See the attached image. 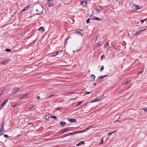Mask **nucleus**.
<instances>
[{
	"instance_id": "nucleus-1",
	"label": "nucleus",
	"mask_w": 147,
	"mask_h": 147,
	"mask_svg": "<svg viewBox=\"0 0 147 147\" xmlns=\"http://www.w3.org/2000/svg\"><path fill=\"white\" fill-rule=\"evenodd\" d=\"M35 10L37 12L36 14L40 15L42 12L43 8L41 5H38L36 7Z\"/></svg>"
},
{
	"instance_id": "nucleus-2",
	"label": "nucleus",
	"mask_w": 147,
	"mask_h": 147,
	"mask_svg": "<svg viewBox=\"0 0 147 147\" xmlns=\"http://www.w3.org/2000/svg\"><path fill=\"white\" fill-rule=\"evenodd\" d=\"M82 30H83L82 29H78L75 30L74 33L78 36H83V34L80 32H82Z\"/></svg>"
},
{
	"instance_id": "nucleus-3",
	"label": "nucleus",
	"mask_w": 147,
	"mask_h": 147,
	"mask_svg": "<svg viewBox=\"0 0 147 147\" xmlns=\"http://www.w3.org/2000/svg\"><path fill=\"white\" fill-rule=\"evenodd\" d=\"M142 7L141 6L133 5L131 6V8L135 11H137L139 9Z\"/></svg>"
},
{
	"instance_id": "nucleus-4",
	"label": "nucleus",
	"mask_w": 147,
	"mask_h": 147,
	"mask_svg": "<svg viewBox=\"0 0 147 147\" xmlns=\"http://www.w3.org/2000/svg\"><path fill=\"white\" fill-rule=\"evenodd\" d=\"M70 130V128L69 127L66 128L60 131L59 132L60 133H62L65 132H67Z\"/></svg>"
},
{
	"instance_id": "nucleus-5",
	"label": "nucleus",
	"mask_w": 147,
	"mask_h": 147,
	"mask_svg": "<svg viewBox=\"0 0 147 147\" xmlns=\"http://www.w3.org/2000/svg\"><path fill=\"white\" fill-rule=\"evenodd\" d=\"M146 29H144L143 30H140L138 31L135 34V36H138V35L141 34L143 31L145 30Z\"/></svg>"
},
{
	"instance_id": "nucleus-6",
	"label": "nucleus",
	"mask_w": 147,
	"mask_h": 147,
	"mask_svg": "<svg viewBox=\"0 0 147 147\" xmlns=\"http://www.w3.org/2000/svg\"><path fill=\"white\" fill-rule=\"evenodd\" d=\"M67 120L69 122H71L75 123L76 122V119H75L68 118L67 119Z\"/></svg>"
},
{
	"instance_id": "nucleus-7",
	"label": "nucleus",
	"mask_w": 147,
	"mask_h": 147,
	"mask_svg": "<svg viewBox=\"0 0 147 147\" xmlns=\"http://www.w3.org/2000/svg\"><path fill=\"white\" fill-rule=\"evenodd\" d=\"M51 115L50 114H47L44 116V118L46 119H49L51 118Z\"/></svg>"
},
{
	"instance_id": "nucleus-8",
	"label": "nucleus",
	"mask_w": 147,
	"mask_h": 147,
	"mask_svg": "<svg viewBox=\"0 0 147 147\" xmlns=\"http://www.w3.org/2000/svg\"><path fill=\"white\" fill-rule=\"evenodd\" d=\"M47 4L48 6L50 7L54 5V3L53 2H48Z\"/></svg>"
},
{
	"instance_id": "nucleus-9",
	"label": "nucleus",
	"mask_w": 147,
	"mask_h": 147,
	"mask_svg": "<svg viewBox=\"0 0 147 147\" xmlns=\"http://www.w3.org/2000/svg\"><path fill=\"white\" fill-rule=\"evenodd\" d=\"M20 89L18 88H16L13 89V93H16V92H18L19 91Z\"/></svg>"
},
{
	"instance_id": "nucleus-10",
	"label": "nucleus",
	"mask_w": 147,
	"mask_h": 147,
	"mask_svg": "<svg viewBox=\"0 0 147 147\" xmlns=\"http://www.w3.org/2000/svg\"><path fill=\"white\" fill-rule=\"evenodd\" d=\"M66 125V123L65 122H61L60 123V125L61 126L64 127Z\"/></svg>"
},
{
	"instance_id": "nucleus-11",
	"label": "nucleus",
	"mask_w": 147,
	"mask_h": 147,
	"mask_svg": "<svg viewBox=\"0 0 147 147\" xmlns=\"http://www.w3.org/2000/svg\"><path fill=\"white\" fill-rule=\"evenodd\" d=\"M102 96L100 97H97L95 99V101H101L102 99H101V98H102Z\"/></svg>"
},
{
	"instance_id": "nucleus-12",
	"label": "nucleus",
	"mask_w": 147,
	"mask_h": 147,
	"mask_svg": "<svg viewBox=\"0 0 147 147\" xmlns=\"http://www.w3.org/2000/svg\"><path fill=\"white\" fill-rule=\"evenodd\" d=\"M87 4V2L86 1H83L81 3V5L83 6H85Z\"/></svg>"
},
{
	"instance_id": "nucleus-13",
	"label": "nucleus",
	"mask_w": 147,
	"mask_h": 147,
	"mask_svg": "<svg viewBox=\"0 0 147 147\" xmlns=\"http://www.w3.org/2000/svg\"><path fill=\"white\" fill-rule=\"evenodd\" d=\"M29 8V6H27L26 7L24 8V9L22 10V12L25 11L27 10Z\"/></svg>"
},
{
	"instance_id": "nucleus-14",
	"label": "nucleus",
	"mask_w": 147,
	"mask_h": 147,
	"mask_svg": "<svg viewBox=\"0 0 147 147\" xmlns=\"http://www.w3.org/2000/svg\"><path fill=\"white\" fill-rule=\"evenodd\" d=\"M107 76H108V75H107L104 76H101L99 77L98 78L97 80H98V79H103V78H104V77H106Z\"/></svg>"
},
{
	"instance_id": "nucleus-15",
	"label": "nucleus",
	"mask_w": 147,
	"mask_h": 147,
	"mask_svg": "<svg viewBox=\"0 0 147 147\" xmlns=\"http://www.w3.org/2000/svg\"><path fill=\"white\" fill-rule=\"evenodd\" d=\"M84 141H82L80 142L78 144H77V145H76V146H79L80 145H82V144H84Z\"/></svg>"
},
{
	"instance_id": "nucleus-16",
	"label": "nucleus",
	"mask_w": 147,
	"mask_h": 147,
	"mask_svg": "<svg viewBox=\"0 0 147 147\" xmlns=\"http://www.w3.org/2000/svg\"><path fill=\"white\" fill-rule=\"evenodd\" d=\"M38 30H42V32L45 31V29L44 28H43L42 27H40L38 28Z\"/></svg>"
},
{
	"instance_id": "nucleus-17",
	"label": "nucleus",
	"mask_w": 147,
	"mask_h": 147,
	"mask_svg": "<svg viewBox=\"0 0 147 147\" xmlns=\"http://www.w3.org/2000/svg\"><path fill=\"white\" fill-rule=\"evenodd\" d=\"M70 134H71V133H68V134H65V135L62 136V137L63 138L64 137H66L67 136H69V135H71Z\"/></svg>"
},
{
	"instance_id": "nucleus-18",
	"label": "nucleus",
	"mask_w": 147,
	"mask_h": 147,
	"mask_svg": "<svg viewBox=\"0 0 147 147\" xmlns=\"http://www.w3.org/2000/svg\"><path fill=\"white\" fill-rule=\"evenodd\" d=\"M91 79H92V80H94L95 78V76L94 75H92L91 76Z\"/></svg>"
},
{
	"instance_id": "nucleus-19",
	"label": "nucleus",
	"mask_w": 147,
	"mask_h": 147,
	"mask_svg": "<svg viewBox=\"0 0 147 147\" xmlns=\"http://www.w3.org/2000/svg\"><path fill=\"white\" fill-rule=\"evenodd\" d=\"M8 100V99L5 102H4L3 103H2V104H1V106L2 107L5 105L6 102H7Z\"/></svg>"
},
{
	"instance_id": "nucleus-20",
	"label": "nucleus",
	"mask_w": 147,
	"mask_h": 147,
	"mask_svg": "<svg viewBox=\"0 0 147 147\" xmlns=\"http://www.w3.org/2000/svg\"><path fill=\"white\" fill-rule=\"evenodd\" d=\"M26 97L25 96V94H24L23 95H21L20 96V99H22V98H24Z\"/></svg>"
},
{
	"instance_id": "nucleus-21",
	"label": "nucleus",
	"mask_w": 147,
	"mask_h": 147,
	"mask_svg": "<svg viewBox=\"0 0 147 147\" xmlns=\"http://www.w3.org/2000/svg\"><path fill=\"white\" fill-rule=\"evenodd\" d=\"M94 18L95 20H96L101 21V20H100L96 16H94Z\"/></svg>"
},
{
	"instance_id": "nucleus-22",
	"label": "nucleus",
	"mask_w": 147,
	"mask_h": 147,
	"mask_svg": "<svg viewBox=\"0 0 147 147\" xmlns=\"http://www.w3.org/2000/svg\"><path fill=\"white\" fill-rule=\"evenodd\" d=\"M109 43L108 42H107L105 45L104 47H107L109 46Z\"/></svg>"
},
{
	"instance_id": "nucleus-23",
	"label": "nucleus",
	"mask_w": 147,
	"mask_h": 147,
	"mask_svg": "<svg viewBox=\"0 0 147 147\" xmlns=\"http://www.w3.org/2000/svg\"><path fill=\"white\" fill-rule=\"evenodd\" d=\"M116 131H113V132H109L108 133V135L109 136H111L112 135V133H115L116 132Z\"/></svg>"
},
{
	"instance_id": "nucleus-24",
	"label": "nucleus",
	"mask_w": 147,
	"mask_h": 147,
	"mask_svg": "<svg viewBox=\"0 0 147 147\" xmlns=\"http://www.w3.org/2000/svg\"><path fill=\"white\" fill-rule=\"evenodd\" d=\"M129 80L126 81L124 83H123V85H124V84H126L127 83L129 82Z\"/></svg>"
},
{
	"instance_id": "nucleus-25",
	"label": "nucleus",
	"mask_w": 147,
	"mask_h": 147,
	"mask_svg": "<svg viewBox=\"0 0 147 147\" xmlns=\"http://www.w3.org/2000/svg\"><path fill=\"white\" fill-rule=\"evenodd\" d=\"M59 52L57 51L55 53L54 55H52V56H56L58 54V53H59Z\"/></svg>"
},
{
	"instance_id": "nucleus-26",
	"label": "nucleus",
	"mask_w": 147,
	"mask_h": 147,
	"mask_svg": "<svg viewBox=\"0 0 147 147\" xmlns=\"http://www.w3.org/2000/svg\"><path fill=\"white\" fill-rule=\"evenodd\" d=\"M83 102V101H81L79 102L77 104L78 106L80 105Z\"/></svg>"
},
{
	"instance_id": "nucleus-27",
	"label": "nucleus",
	"mask_w": 147,
	"mask_h": 147,
	"mask_svg": "<svg viewBox=\"0 0 147 147\" xmlns=\"http://www.w3.org/2000/svg\"><path fill=\"white\" fill-rule=\"evenodd\" d=\"M2 127L3 128H2V129H1V131H2V132H3V131H4V130H5V129L3 127V125H2Z\"/></svg>"
},
{
	"instance_id": "nucleus-28",
	"label": "nucleus",
	"mask_w": 147,
	"mask_h": 147,
	"mask_svg": "<svg viewBox=\"0 0 147 147\" xmlns=\"http://www.w3.org/2000/svg\"><path fill=\"white\" fill-rule=\"evenodd\" d=\"M77 134V133H76V131H75L73 133H71V134H70V135H75V134Z\"/></svg>"
},
{
	"instance_id": "nucleus-29",
	"label": "nucleus",
	"mask_w": 147,
	"mask_h": 147,
	"mask_svg": "<svg viewBox=\"0 0 147 147\" xmlns=\"http://www.w3.org/2000/svg\"><path fill=\"white\" fill-rule=\"evenodd\" d=\"M102 44V42H100L98 44V46L101 45Z\"/></svg>"
},
{
	"instance_id": "nucleus-30",
	"label": "nucleus",
	"mask_w": 147,
	"mask_h": 147,
	"mask_svg": "<svg viewBox=\"0 0 147 147\" xmlns=\"http://www.w3.org/2000/svg\"><path fill=\"white\" fill-rule=\"evenodd\" d=\"M5 51L7 52H9V51H11L10 49H6L5 50Z\"/></svg>"
},
{
	"instance_id": "nucleus-31",
	"label": "nucleus",
	"mask_w": 147,
	"mask_h": 147,
	"mask_svg": "<svg viewBox=\"0 0 147 147\" xmlns=\"http://www.w3.org/2000/svg\"><path fill=\"white\" fill-rule=\"evenodd\" d=\"M90 20V18H88V19L87 20H86V23L87 24H88L89 23Z\"/></svg>"
},
{
	"instance_id": "nucleus-32",
	"label": "nucleus",
	"mask_w": 147,
	"mask_h": 147,
	"mask_svg": "<svg viewBox=\"0 0 147 147\" xmlns=\"http://www.w3.org/2000/svg\"><path fill=\"white\" fill-rule=\"evenodd\" d=\"M34 107V106H31V107H28V109H32V108H33V107Z\"/></svg>"
},
{
	"instance_id": "nucleus-33",
	"label": "nucleus",
	"mask_w": 147,
	"mask_h": 147,
	"mask_svg": "<svg viewBox=\"0 0 147 147\" xmlns=\"http://www.w3.org/2000/svg\"><path fill=\"white\" fill-rule=\"evenodd\" d=\"M146 19H145V20H141V22L142 24L146 20Z\"/></svg>"
},
{
	"instance_id": "nucleus-34",
	"label": "nucleus",
	"mask_w": 147,
	"mask_h": 147,
	"mask_svg": "<svg viewBox=\"0 0 147 147\" xmlns=\"http://www.w3.org/2000/svg\"><path fill=\"white\" fill-rule=\"evenodd\" d=\"M104 69V66L103 65L101 68V69H100V71H102V70L103 69Z\"/></svg>"
},
{
	"instance_id": "nucleus-35",
	"label": "nucleus",
	"mask_w": 147,
	"mask_h": 147,
	"mask_svg": "<svg viewBox=\"0 0 147 147\" xmlns=\"http://www.w3.org/2000/svg\"><path fill=\"white\" fill-rule=\"evenodd\" d=\"M51 118L56 119L57 118L55 116H53L51 115Z\"/></svg>"
},
{
	"instance_id": "nucleus-36",
	"label": "nucleus",
	"mask_w": 147,
	"mask_h": 147,
	"mask_svg": "<svg viewBox=\"0 0 147 147\" xmlns=\"http://www.w3.org/2000/svg\"><path fill=\"white\" fill-rule=\"evenodd\" d=\"M144 111L147 112V108H145L142 109Z\"/></svg>"
},
{
	"instance_id": "nucleus-37",
	"label": "nucleus",
	"mask_w": 147,
	"mask_h": 147,
	"mask_svg": "<svg viewBox=\"0 0 147 147\" xmlns=\"http://www.w3.org/2000/svg\"><path fill=\"white\" fill-rule=\"evenodd\" d=\"M8 62V61H2L1 62V63H6V62Z\"/></svg>"
},
{
	"instance_id": "nucleus-38",
	"label": "nucleus",
	"mask_w": 147,
	"mask_h": 147,
	"mask_svg": "<svg viewBox=\"0 0 147 147\" xmlns=\"http://www.w3.org/2000/svg\"><path fill=\"white\" fill-rule=\"evenodd\" d=\"M101 9V8H100V9H96V10L97 11V12H98V11H100Z\"/></svg>"
},
{
	"instance_id": "nucleus-39",
	"label": "nucleus",
	"mask_w": 147,
	"mask_h": 147,
	"mask_svg": "<svg viewBox=\"0 0 147 147\" xmlns=\"http://www.w3.org/2000/svg\"><path fill=\"white\" fill-rule=\"evenodd\" d=\"M91 93V92H86L85 93V94L84 95H86V94H90Z\"/></svg>"
},
{
	"instance_id": "nucleus-40",
	"label": "nucleus",
	"mask_w": 147,
	"mask_h": 147,
	"mask_svg": "<svg viewBox=\"0 0 147 147\" xmlns=\"http://www.w3.org/2000/svg\"><path fill=\"white\" fill-rule=\"evenodd\" d=\"M21 134H18L17 136H16V138H18L19 137L21 136Z\"/></svg>"
},
{
	"instance_id": "nucleus-41",
	"label": "nucleus",
	"mask_w": 147,
	"mask_h": 147,
	"mask_svg": "<svg viewBox=\"0 0 147 147\" xmlns=\"http://www.w3.org/2000/svg\"><path fill=\"white\" fill-rule=\"evenodd\" d=\"M101 58H102L101 60H102L103 58H105V57H104V55H102L101 56Z\"/></svg>"
},
{
	"instance_id": "nucleus-42",
	"label": "nucleus",
	"mask_w": 147,
	"mask_h": 147,
	"mask_svg": "<svg viewBox=\"0 0 147 147\" xmlns=\"http://www.w3.org/2000/svg\"><path fill=\"white\" fill-rule=\"evenodd\" d=\"M101 144H102L103 143V138H102L101 140Z\"/></svg>"
},
{
	"instance_id": "nucleus-43",
	"label": "nucleus",
	"mask_w": 147,
	"mask_h": 147,
	"mask_svg": "<svg viewBox=\"0 0 147 147\" xmlns=\"http://www.w3.org/2000/svg\"><path fill=\"white\" fill-rule=\"evenodd\" d=\"M90 127H88V128H86V129H85V131H87V130L88 129H90Z\"/></svg>"
},
{
	"instance_id": "nucleus-44",
	"label": "nucleus",
	"mask_w": 147,
	"mask_h": 147,
	"mask_svg": "<svg viewBox=\"0 0 147 147\" xmlns=\"http://www.w3.org/2000/svg\"><path fill=\"white\" fill-rule=\"evenodd\" d=\"M53 0H47L48 2H53Z\"/></svg>"
},
{
	"instance_id": "nucleus-45",
	"label": "nucleus",
	"mask_w": 147,
	"mask_h": 147,
	"mask_svg": "<svg viewBox=\"0 0 147 147\" xmlns=\"http://www.w3.org/2000/svg\"><path fill=\"white\" fill-rule=\"evenodd\" d=\"M95 99L92 100L90 102H96Z\"/></svg>"
},
{
	"instance_id": "nucleus-46",
	"label": "nucleus",
	"mask_w": 147,
	"mask_h": 147,
	"mask_svg": "<svg viewBox=\"0 0 147 147\" xmlns=\"http://www.w3.org/2000/svg\"><path fill=\"white\" fill-rule=\"evenodd\" d=\"M4 136L5 137V138H7L8 136V135H7V134H4Z\"/></svg>"
},
{
	"instance_id": "nucleus-47",
	"label": "nucleus",
	"mask_w": 147,
	"mask_h": 147,
	"mask_svg": "<svg viewBox=\"0 0 147 147\" xmlns=\"http://www.w3.org/2000/svg\"><path fill=\"white\" fill-rule=\"evenodd\" d=\"M55 95V94H52V95H51L48 98H49L50 97H52V96H54Z\"/></svg>"
},
{
	"instance_id": "nucleus-48",
	"label": "nucleus",
	"mask_w": 147,
	"mask_h": 147,
	"mask_svg": "<svg viewBox=\"0 0 147 147\" xmlns=\"http://www.w3.org/2000/svg\"><path fill=\"white\" fill-rule=\"evenodd\" d=\"M29 94V93L28 92V93H27L26 94H25V95L26 96H27Z\"/></svg>"
},
{
	"instance_id": "nucleus-49",
	"label": "nucleus",
	"mask_w": 147,
	"mask_h": 147,
	"mask_svg": "<svg viewBox=\"0 0 147 147\" xmlns=\"http://www.w3.org/2000/svg\"><path fill=\"white\" fill-rule=\"evenodd\" d=\"M76 131L77 134V133H81V131Z\"/></svg>"
},
{
	"instance_id": "nucleus-50",
	"label": "nucleus",
	"mask_w": 147,
	"mask_h": 147,
	"mask_svg": "<svg viewBox=\"0 0 147 147\" xmlns=\"http://www.w3.org/2000/svg\"><path fill=\"white\" fill-rule=\"evenodd\" d=\"M37 98L38 99H39L40 98V96H38L37 97Z\"/></svg>"
},
{
	"instance_id": "nucleus-51",
	"label": "nucleus",
	"mask_w": 147,
	"mask_h": 147,
	"mask_svg": "<svg viewBox=\"0 0 147 147\" xmlns=\"http://www.w3.org/2000/svg\"><path fill=\"white\" fill-rule=\"evenodd\" d=\"M81 131V133L84 132L86 131H85V130H82V131Z\"/></svg>"
},
{
	"instance_id": "nucleus-52",
	"label": "nucleus",
	"mask_w": 147,
	"mask_h": 147,
	"mask_svg": "<svg viewBox=\"0 0 147 147\" xmlns=\"http://www.w3.org/2000/svg\"><path fill=\"white\" fill-rule=\"evenodd\" d=\"M68 38H68L66 39V41H65V43H67V41Z\"/></svg>"
},
{
	"instance_id": "nucleus-53",
	"label": "nucleus",
	"mask_w": 147,
	"mask_h": 147,
	"mask_svg": "<svg viewBox=\"0 0 147 147\" xmlns=\"http://www.w3.org/2000/svg\"><path fill=\"white\" fill-rule=\"evenodd\" d=\"M22 35V33H19V36H21Z\"/></svg>"
},
{
	"instance_id": "nucleus-54",
	"label": "nucleus",
	"mask_w": 147,
	"mask_h": 147,
	"mask_svg": "<svg viewBox=\"0 0 147 147\" xmlns=\"http://www.w3.org/2000/svg\"><path fill=\"white\" fill-rule=\"evenodd\" d=\"M143 72V71H141V72H140V74H142V73Z\"/></svg>"
},
{
	"instance_id": "nucleus-55",
	"label": "nucleus",
	"mask_w": 147,
	"mask_h": 147,
	"mask_svg": "<svg viewBox=\"0 0 147 147\" xmlns=\"http://www.w3.org/2000/svg\"><path fill=\"white\" fill-rule=\"evenodd\" d=\"M16 105H12V106L13 107H16Z\"/></svg>"
},
{
	"instance_id": "nucleus-56",
	"label": "nucleus",
	"mask_w": 147,
	"mask_h": 147,
	"mask_svg": "<svg viewBox=\"0 0 147 147\" xmlns=\"http://www.w3.org/2000/svg\"><path fill=\"white\" fill-rule=\"evenodd\" d=\"M5 34H8V33H7V32H5Z\"/></svg>"
},
{
	"instance_id": "nucleus-57",
	"label": "nucleus",
	"mask_w": 147,
	"mask_h": 147,
	"mask_svg": "<svg viewBox=\"0 0 147 147\" xmlns=\"http://www.w3.org/2000/svg\"><path fill=\"white\" fill-rule=\"evenodd\" d=\"M94 84V86H95V85H96V83H94V84Z\"/></svg>"
},
{
	"instance_id": "nucleus-58",
	"label": "nucleus",
	"mask_w": 147,
	"mask_h": 147,
	"mask_svg": "<svg viewBox=\"0 0 147 147\" xmlns=\"http://www.w3.org/2000/svg\"><path fill=\"white\" fill-rule=\"evenodd\" d=\"M57 109L59 110H61V109H59V108H58V109Z\"/></svg>"
},
{
	"instance_id": "nucleus-59",
	"label": "nucleus",
	"mask_w": 147,
	"mask_h": 147,
	"mask_svg": "<svg viewBox=\"0 0 147 147\" xmlns=\"http://www.w3.org/2000/svg\"><path fill=\"white\" fill-rule=\"evenodd\" d=\"M107 49L108 50H110V49L109 48H108Z\"/></svg>"
},
{
	"instance_id": "nucleus-60",
	"label": "nucleus",
	"mask_w": 147,
	"mask_h": 147,
	"mask_svg": "<svg viewBox=\"0 0 147 147\" xmlns=\"http://www.w3.org/2000/svg\"><path fill=\"white\" fill-rule=\"evenodd\" d=\"M122 91H123L122 90H121V92H122Z\"/></svg>"
},
{
	"instance_id": "nucleus-61",
	"label": "nucleus",
	"mask_w": 147,
	"mask_h": 147,
	"mask_svg": "<svg viewBox=\"0 0 147 147\" xmlns=\"http://www.w3.org/2000/svg\"><path fill=\"white\" fill-rule=\"evenodd\" d=\"M118 0H116V1H118Z\"/></svg>"
},
{
	"instance_id": "nucleus-62",
	"label": "nucleus",
	"mask_w": 147,
	"mask_h": 147,
	"mask_svg": "<svg viewBox=\"0 0 147 147\" xmlns=\"http://www.w3.org/2000/svg\"><path fill=\"white\" fill-rule=\"evenodd\" d=\"M32 124V123H30V124H29L30 125V124Z\"/></svg>"
},
{
	"instance_id": "nucleus-63",
	"label": "nucleus",
	"mask_w": 147,
	"mask_h": 147,
	"mask_svg": "<svg viewBox=\"0 0 147 147\" xmlns=\"http://www.w3.org/2000/svg\"><path fill=\"white\" fill-rule=\"evenodd\" d=\"M145 0V1H147V0Z\"/></svg>"
}]
</instances>
